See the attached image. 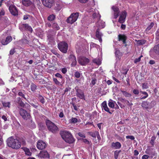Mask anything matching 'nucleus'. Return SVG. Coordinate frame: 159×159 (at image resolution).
<instances>
[{
    "label": "nucleus",
    "instance_id": "obj_8",
    "mask_svg": "<svg viewBox=\"0 0 159 159\" xmlns=\"http://www.w3.org/2000/svg\"><path fill=\"white\" fill-rule=\"evenodd\" d=\"M9 10L11 14L14 16L18 15V11L16 7L13 5L11 4L9 7Z\"/></svg>",
    "mask_w": 159,
    "mask_h": 159
},
{
    "label": "nucleus",
    "instance_id": "obj_24",
    "mask_svg": "<svg viewBox=\"0 0 159 159\" xmlns=\"http://www.w3.org/2000/svg\"><path fill=\"white\" fill-rule=\"evenodd\" d=\"M21 2L24 6L26 7H29L33 4L30 0H23Z\"/></svg>",
    "mask_w": 159,
    "mask_h": 159
},
{
    "label": "nucleus",
    "instance_id": "obj_59",
    "mask_svg": "<svg viewBox=\"0 0 159 159\" xmlns=\"http://www.w3.org/2000/svg\"><path fill=\"white\" fill-rule=\"evenodd\" d=\"M55 76L58 78H59L61 79L62 78V76L59 73H57L55 75Z\"/></svg>",
    "mask_w": 159,
    "mask_h": 159
},
{
    "label": "nucleus",
    "instance_id": "obj_45",
    "mask_svg": "<svg viewBox=\"0 0 159 159\" xmlns=\"http://www.w3.org/2000/svg\"><path fill=\"white\" fill-rule=\"evenodd\" d=\"M156 104V102L155 101H152L151 103H149V108H151L153 107Z\"/></svg>",
    "mask_w": 159,
    "mask_h": 159
},
{
    "label": "nucleus",
    "instance_id": "obj_10",
    "mask_svg": "<svg viewBox=\"0 0 159 159\" xmlns=\"http://www.w3.org/2000/svg\"><path fill=\"white\" fill-rule=\"evenodd\" d=\"M46 146V143L41 140L38 141L37 144V147L39 150H43L44 149Z\"/></svg>",
    "mask_w": 159,
    "mask_h": 159
},
{
    "label": "nucleus",
    "instance_id": "obj_31",
    "mask_svg": "<svg viewBox=\"0 0 159 159\" xmlns=\"http://www.w3.org/2000/svg\"><path fill=\"white\" fill-rule=\"evenodd\" d=\"M154 52L157 54H159V44L156 45L154 47Z\"/></svg>",
    "mask_w": 159,
    "mask_h": 159
},
{
    "label": "nucleus",
    "instance_id": "obj_63",
    "mask_svg": "<svg viewBox=\"0 0 159 159\" xmlns=\"http://www.w3.org/2000/svg\"><path fill=\"white\" fill-rule=\"evenodd\" d=\"M51 52L54 54L57 55V57H58V56H60V55L56 51L54 50H52Z\"/></svg>",
    "mask_w": 159,
    "mask_h": 159
},
{
    "label": "nucleus",
    "instance_id": "obj_5",
    "mask_svg": "<svg viewBox=\"0 0 159 159\" xmlns=\"http://www.w3.org/2000/svg\"><path fill=\"white\" fill-rule=\"evenodd\" d=\"M58 48L60 50L64 53H66L67 52L68 45L65 42H61L58 44Z\"/></svg>",
    "mask_w": 159,
    "mask_h": 159
},
{
    "label": "nucleus",
    "instance_id": "obj_11",
    "mask_svg": "<svg viewBox=\"0 0 159 159\" xmlns=\"http://www.w3.org/2000/svg\"><path fill=\"white\" fill-rule=\"evenodd\" d=\"M127 15V13L125 11H123L120 16L119 22L120 23H123L125 21Z\"/></svg>",
    "mask_w": 159,
    "mask_h": 159
},
{
    "label": "nucleus",
    "instance_id": "obj_18",
    "mask_svg": "<svg viewBox=\"0 0 159 159\" xmlns=\"http://www.w3.org/2000/svg\"><path fill=\"white\" fill-rule=\"evenodd\" d=\"M115 54L116 60L117 61H120L121 58L122 54L121 52H120V50L117 48L115 49Z\"/></svg>",
    "mask_w": 159,
    "mask_h": 159
},
{
    "label": "nucleus",
    "instance_id": "obj_51",
    "mask_svg": "<svg viewBox=\"0 0 159 159\" xmlns=\"http://www.w3.org/2000/svg\"><path fill=\"white\" fill-rule=\"evenodd\" d=\"M155 139V137L152 136L151 138V140L150 141V143L152 145H153L154 143V141Z\"/></svg>",
    "mask_w": 159,
    "mask_h": 159
},
{
    "label": "nucleus",
    "instance_id": "obj_64",
    "mask_svg": "<svg viewBox=\"0 0 159 159\" xmlns=\"http://www.w3.org/2000/svg\"><path fill=\"white\" fill-rule=\"evenodd\" d=\"M67 71V69L66 68H63L61 70V72L64 74H65Z\"/></svg>",
    "mask_w": 159,
    "mask_h": 159
},
{
    "label": "nucleus",
    "instance_id": "obj_47",
    "mask_svg": "<svg viewBox=\"0 0 159 159\" xmlns=\"http://www.w3.org/2000/svg\"><path fill=\"white\" fill-rule=\"evenodd\" d=\"M108 105L111 108H113L114 107V103L112 102L109 101Z\"/></svg>",
    "mask_w": 159,
    "mask_h": 159
},
{
    "label": "nucleus",
    "instance_id": "obj_61",
    "mask_svg": "<svg viewBox=\"0 0 159 159\" xmlns=\"http://www.w3.org/2000/svg\"><path fill=\"white\" fill-rule=\"evenodd\" d=\"M78 135L82 137L85 138V136L83 133L82 132H79L78 133Z\"/></svg>",
    "mask_w": 159,
    "mask_h": 159
},
{
    "label": "nucleus",
    "instance_id": "obj_19",
    "mask_svg": "<svg viewBox=\"0 0 159 159\" xmlns=\"http://www.w3.org/2000/svg\"><path fill=\"white\" fill-rule=\"evenodd\" d=\"M121 146L120 143L118 142L116 143L113 142L111 143V147L115 149H120Z\"/></svg>",
    "mask_w": 159,
    "mask_h": 159
},
{
    "label": "nucleus",
    "instance_id": "obj_27",
    "mask_svg": "<svg viewBox=\"0 0 159 159\" xmlns=\"http://www.w3.org/2000/svg\"><path fill=\"white\" fill-rule=\"evenodd\" d=\"M52 27L55 30H58L60 29V27L58 24L56 23L53 22L52 24Z\"/></svg>",
    "mask_w": 159,
    "mask_h": 159
},
{
    "label": "nucleus",
    "instance_id": "obj_54",
    "mask_svg": "<svg viewBox=\"0 0 159 159\" xmlns=\"http://www.w3.org/2000/svg\"><path fill=\"white\" fill-rule=\"evenodd\" d=\"M15 49V48L11 49L10 51V54L11 55H13L16 52Z\"/></svg>",
    "mask_w": 159,
    "mask_h": 159
},
{
    "label": "nucleus",
    "instance_id": "obj_33",
    "mask_svg": "<svg viewBox=\"0 0 159 159\" xmlns=\"http://www.w3.org/2000/svg\"><path fill=\"white\" fill-rule=\"evenodd\" d=\"M93 18V19L97 18V20L100 19L101 16L99 13H94L92 15Z\"/></svg>",
    "mask_w": 159,
    "mask_h": 159
},
{
    "label": "nucleus",
    "instance_id": "obj_26",
    "mask_svg": "<svg viewBox=\"0 0 159 159\" xmlns=\"http://www.w3.org/2000/svg\"><path fill=\"white\" fill-rule=\"evenodd\" d=\"M17 102L19 105L22 107H24L25 105V104L23 102L21 98L20 97L17 98Z\"/></svg>",
    "mask_w": 159,
    "mask_h": 159
},
{
    "label": "nucleus",
    "instance_id": "obj_15",
    "mask_svg": "<svg viewBox=\"0 0 159 159\" xmlns=\"http://www.w3.org/2000/svg\"><path fill=\"white\" fill-rule=\"evenodd\" d=\"M12 40V37L11 36H8L6 38V40L2 39L1 42L3 45H6L10 43Z\"/></svg>",
    "mask_w": 159,
    "mask_h": 159
},
{
    "label": "nucleus",
    "instance_id": "obj_20",
    "mask_svg": "<svg viewBox=\"0 0 159 159\" xmlns=\"http://www.w3.org/2000/svg\"><path fill=\"white\" fill-rule=\"evenodd\" d=\"M47 38L50 40H52L55 34H54V31L52 30H49L48 32Z\"/></svg>",
    "mask_w": 159,
    "mask_h": 159
},
{
    "label": "nucleus",
    "instance_id": "obj_22",
    "mask_svg": "<svg viewBox=\"0 0 159 159\" xmlns=\"http://www.w3.org/2000/svg\"><path fill=\"white\" fill-rule=\"evenodd\" d=\"M96 26L98 27V29L103 28L105 27V22L99 19L96 23Z\"/></svg>",
    "mask_w": 159,
    "mask_h": 159
},
{
    "label": "nucleus",
    "instance_id": "obj_50",
    "mask_svg": "<svg viewBox=\"0 0 159 159\" xmlns=\"http://www.w3.org/2000/svg\"><path fill=\"white\" fill-rule=\"evenodd\" d=\"M75 77L77 78L80 77V73L78 71H76L75 73L74 74Z\"/></svg>",
    "mask_w": 159,
    "mask_h": 159
},
{
    "label": "nucleus",
    "instance_id": "obj_44",
    "mask_svg": "<svg viewBox=\"0 0 159 159\" xmlns=\"http://www.w3.org/2000/svg\"><path fill=\"white\" fill-rule=\"evenodd\" d=\"M2 105L4 107L9 108L10 107V103L9 102H2Z\"/></svg>",
    "mask_w": 159,
    "mask_h": 159
},
{
    "label": "nucleus",
    "instance_id": "obj_1",
    "mask_svg": "<svg viewBox=\"0 0 159 159\" xmlns=\"http://www.w3.org/2000/svg\"><path fill=\"white\" fill-rule=\"evenodd\" d=\"M7 143L8 147L14 149H18L21 147L20 143L19 140L17 139H14L12 137L7 139Z\"/></svg>",
    "mask_w": 159,
    "mask_h": 159
},
{
    "label": "nucleus",
    "instance_id": "obj_48",
    "mask_svg": "<svg viewBox=\"0 0 159 159\" xmlns=\"http://www.w3.org/2000/svg\"><path fill=\"white\" fill-rule=\"evenodd\" d=\"M143 57L142 55H141L139 58L135 59L134 62L135 63H136L140 61L141 58Z\"/></svg>",
    "mask_w": 159,
    "mask_h": 159
},
{
    "label": "nucleus",
    "instance_id": "obj_14",
    "mask_svg": "<svg viewBox=\"0 0 159 159\" xmlns=\"http://www.w3.org/2000/svg\"><path fill=\"white\" fill-rule=\"evenodd\" d=\"M39 156L41 158H49V154L46 151H42L39 154Z\"/></svg>",
    "mask_w": 159,
    "mask_h": 159
},
{
    "label": "nucleus",
    "instance_id": "obj_49",
    "mask_svg": "<svg viewBox=\"0 0 159 159\" xmlns=\"http://www.w3.org/2000/svg\"><path fill=\"white\" fill-rule=\"evenodd\" d=\"M21 42L24 44H28L29 41L26 39H22L21 40Z\"/></svg>",
    "mask_w": 159,
    "mask_h": 159
},
{
    "label": "nucleus",
    "instance_id": "obj_57",
    "mask_svg": "<svg viewBox=\"0 0 159 159\" xmlns=\"http://www.w3.org/2000/svg\"><path fill=\"white\" fill-rule=\"evenodd\" d=\"M83 141L85 143L89 144V145L91 143V142L89 141L86 139H83Z\"/></svg>",
    "mask_w": 159,
    "mask_h": 159
},
{
    "label": "nucleus",
    "instance_id": "obj_34",
    "mask_svg": "<svg viewBox=\"0 0 159 159\" xmlns=\"http://www.w3.org/2000/svg\"><path fill=\"white\" fill-rule=\"evenodd\" d=\"M98 131H95L94 132H89L88 133L93 138H95L96 135L98 134Z\"/></svg>",
    "mask_w": 159,
    "mask_h": 159
},
{
    "label": "nucleus",
    "instance_id": "obj_3",
    "mask_svg": "<svg viewBox=\"0 0 159 159\" xmlns=\"http://www.w3.org/2000/svg\"><path fill=\"white\" fill-rule=\"evenodd\" d=\"M46 123L49 131L53 134H56L58 132V128L52 121L49 120H47L46 121Z\"/></svg>",
    "mask_w": 159,
    "mask_h": 159
},
{
    "label": "nucleus",
    "instance_id": "obj_21",
    "mask_svg": "<svg viewBox=\"0 0 159 159\" xmlns=\"http://www.w3.org/2000/svg\"><path fill=\"white\" fill-rule=\"evenodd\" d=\"M101 106L102 109H103L104 110L108 112L110 114H112V112L110 111L109 108L107 106L106 101H104L101 104Z\"/></svg>",
    "mask_w": 159,
    "mask_h": 159
},
{
    "label": "nucleus",
    "instance_id": "obj_12",
    "mask_svg": "<svg viewBox=\"0 0 159 159\" xmlns=\"http://www.w3.org/2000/svg\"><path fill=\"white\" fill-rule=\"evenodd\" d=\"M127 37L124 34H119L118 35V39L119 41H121L123 42V43L125 44L126 47L127 45L126 44V41L127 39Z\"/></svg>",
    "mask_w": 159,
    "mask_h": 159
},
{
    "label": "nucleus",
    "instance_id": "obj_16",
    "mask_svg": "<svg viewBox=\"0 0 159 159\" xmlns=\"http://www.w3.org/2000/svg\"><path fill=\"white\" fill-rule=\"evenodd\" d=\"M114 12V17L115 19H116L119 15L120 11L118 7L115 6H113L111 7Z\"/></svg>",
    "mask_w": 159,
    "mask_h": 159
},
{
    "label": "nucleus",
    "instance_id": "obj_55",
    "mask_svg": "<svg viewBox=\"0 0 159 159\" xmlns=\"http://www.w3.org/2000/svg\"><path fill=\"white\" fill-rule=\"evenodd\" d=\"M148 87L147 83H144L143 84L142 88L143 89H146Z\"/></svg>",
    "mask_w": 159,
    "mask_h": 159
},
{
    "label": "nucleus",
    "instance_id": "obj_36",
    "mask_svg": "<svg viewBox=\"0 0 159 159\" xmlns=\"http://www.w3.org/2000/svg\"><path fill=\"white\" fill-rule=\"evenodd\" d=\"M29 126V127L32 129L36 127L34 123L32 120H30Z\"/></svg>",
    "mask_w": 159,
    "mask_h": 159
},
{
    "label": "nucleus",
    "instance_id": "obj_4",
    "mask_svg": "<svg viewBox=\"0 0 159 159\" xmlns=\"http://www.w3.org/2000/svg\"><path fill=\"white\" fill-rule=\"evenodd\" d=\"M79 16V13H73L67 18L66 21L68 23L72 24L75 22Z\"/></svg>",
    "mask_w": 159,
    "mask_h": 159
},
{
    "label": "nucleus",
    "instance_id": "obj_29",
    "mask_svg": "<svg viewBox=\"0 0 159 159\" xmlns=\"http://www.w3.org/2000/svg\"><path fill=\"white\" fill-rule=\"evenodd\" d=\"M94 77L93 78L92 77V81H91V83L90 84V85L92 87L93 85H94L96 83V82L97 81V78L96 77V75H94Z\"/></svg>",
    "mask_w": 159,
    "mask_h": 159
},
{
    "label": "nucleus",
    "instance_id": "obj_2",
    "mask_svg": "<svg viewBox=\"0 0 159 159\" xmlns=\"http://www.w3.org/2000/svg\"><path fill=\"white\" fill-rule=\"evenodd\" d=\"M60 134L62 138L66 142L69 143H72L74 142V139L69 132L66 131H61Z\"/></svg>",
    "mask_w": 159,
    "mask_h": 159
},
{
    "label": "nucleus",
    "instance_id": "obj_56",
    "mask_svg": "<svg viewBox=\"0 0 159 159\" xmlns=\"http://www.w3.org/2000/svg\"><path fill=\"white\" fill-rule=\"evenodd\" d=\"M31 105L33 107L35 108H37L38 106V103H36L35 104H34L33 103H30Z\"/></svg>",
    "mask_w": 159,
    "mask_h": 159
},
{
    "label": "nucleus",
    "instance_id": "obj_46",
    "mask_svg": "<svg viewBox=\"0 0 159 159\" xmlns=\"http://www.w3.org/2000/svg\"><path fill=\"white\" fill-rule=\"evenodd\" d=\"M154 25V24L153 23H151L150 25L146 28V30L147 31H148Z\"/></svg>",
    "mask_w": 159,
    "mask_h": 159
},
{
    "label": "nucleus",
    "instance_id": "obj_38",
    "mask_svg": "<svg viewBox=\"0 0 159 159\" xmlns=\"http://www.w3.org/2000/svg\"><path fill=\"white\" fill-rule=\"evenodd\" d=\"M121 92L126 97H130L131 96V95L130 94L126 91L121 90Z\"/></svg>",
    "mask_w": 159,
    "mask_h": 159
},
{
    "label": "nucleus",
    "instance_id": "obj_53",
    "mask_svg": "<svg viewBox=\"0 0 159 159\" xmlns=\"http://www.w3.org/2000/svg\"><path fill=\"white\" fill-rule=\"evenodd\" d=\"M126 138L127 139H130L132 140H134V137L132 135H128L126 136Z\"/></svg>",
    "mask_w": 159,
    "mask_h": 159
},
{
    "label": "nucleus",
    "instance_id": "obj_6",
    "mask_svg": "<svg viewBox=\"0 0 159 159\" xmlns=\"http://www.w3.org/2000/svg\"><path fill=\"white\" fill-rule=\"evenodd\" d=\"M76 91V96L81 99L85 100L84 92L81 89H79L77 86L75 88Z\"/></svg>",
    "mask_w": 159,
    "mask_h": 159
},
{
    "label": "nucleus",
    "instance_id": "obj_7",
    "mask_svg": "<svg viewBox=\"0 0 159 159\" xmlns=\"http://www.w3.org/2000/svg\"><path fill=\"white\" fill-rule=\"evenodd\" d=\"M20 114L23 118L25 120H27L30 117V114L25 110L20 108Z\"/></svg>",
    "mask_w": 159,
    "mask_h": 159
},
{
    "label": "nucleus",
    "instance_id": "obj_40",
    "mask_svg": "<svg viewBox=\"0 0 159 159\" xmlns=\"http://www.w3.org/2000/svg\"><path fill=\"white\" fill-rule=\"evenodd\" d=\"M38 98L40 101L43 104L45 102L44 99L42 95L39 94L38 96Z\"/></svg>",
    "mask_w": 159,
    "mask_h": 159
},
{
    "label": "nucleus",
    "instance_id": "obj_35",
    "mask_svg": "<svg viewBox=\"0 0 159 159\" xmlns=\"http://www.w3.org/2000/svg\"><path fill=\"white\" fill-rule=\"evenodd\" d=\"M78 120L76 118L72 117L71 119L69 120V122L71 123H76L77 122Z\"/></svg>",
    "mask_w": 159,
    "mask_h": 159
},
{
    "label": "nucleus",
    "instance_id": "obj_32",
    "mask_svg": "<svg viewBox=\"0 0 159 159\" xmlns=\"http://www.w3.org/2000/svg\"><path fill=\"white\" fill-rule=\"evenodd\" d=\"M24 150L26 155L28 156H30L31 155V153L29 149L26 148H25L24 149Z\"/></svg>",
    "mask_w": 159,
    "mask_h": 159
},
{
    "label": "nucleus",
    "instance_id": "obj_28",
    "mask_svg": "<svg viewBox=\"0 0 159 159\" xmlns=\"http://www.w3.org/2000/svg\"><path fill=\"white\" fill-rule=\"evenodd\" d=\"M23 27L25 28L26 29L30 31V32H32L33 30L32 29L30 26H29L28 24H23Z\"/></svg>",
    "mask_w": 159,
    "mask_h": 159
},
{
    "label": "nucleus",
    "instance_id": "obj_23",
    "mask_svg": "<svg viewBox=\"0 0 159 159\" xmlns=\"http://www.w3.org/2000/svg\"><path fill=\"white\" fill-rule=\"evenodd\" d=\"M102 35V34L99 31V29H98L96 32V36L100 43H102V42L101 37Z\"/></svg>",
    "mask_w": 159,
    "mask_h": 159
},
{
    "label": "nucleus",
    "instance_id": "obj_42",
    "mask_svg": "<svg viewBox=\"0 0 159 159\" xmlns=\"http://www.w3.org/2000/svg\"><path fill=\"white\" fill-rule=\"evenodd\" d=\"M121 152V151L116 150L115 151L114 153V158L115 159H117L119 154Z\"/></svg>",
    "mask_w": 159,
    "mask_h": 159
},
{
    "label": "nucleus",
    "instance_id": "obj_30",
    "mask_svg": "<svg viewBox=\"0 0 159 159\" xmlns=\"http://www.w3.org/2000/svg\"><path fill=\"white\" fill-rule=\"evenodd\" d=\"M56 18V16L52 14L50 15L48 17V20L49 21H52L54 20Z\"/></svg>",
    "mask_w": 159,
    "mask_h": 159
},
{
    "label": "nucleus",
    "instance_id": "obj_41",
    "mask_svg": "<svg viewBox=\"0 0 159 159\" xmlns=\"http://www.w3.org/2000/svg\"><path fill=\"white\" fill-rule=\"evenodd\" d=\"M25 91H23V92L20 91L19 92L18 94V95L20 97H21L25 99H26V98H25Z\"/></svg>",
    "mask_w": 159,
    "mask_h": 159
},
{
    "label": "nucleus",
    "instance_id": "obj_52",
    "mask_svg": "<svg viewBox=\"0 0 159 159\" xmlns=\"http://www.w3.org/2000/svg\"><path fill=\"white\" fill-rule=\"evenodd\" d=\"M53 81L57 85H60V83L57 80L56 78H53Z\"/></svg>",
    "mask_w": 159,
    "mask_h": 159
},
{
    "label": "nucleus",
    "instance_id": "obj_37",
    "mask_svg": "<svg viewBox=\"0 0 159 159\" xmlns=\"http://www.w3.org/2000/svg\"><path fill=\"white\" fill-rule=\"evenodd\" d=\"M137 44L139 45H141L144 44L146 42V41L144 39H141L137 41Z\"/></svg>",
    "mask_w": 159,
    "mask_h": 159
},
{
    "label": "nucleus",
    "instance_id": "obj_25",
    "mask_svg": "<svg viewBox=\"0 0 159 159\" xmlns=\"http://www.w3.org/2000/svg\"><path fill=\"white\" fill-rule=\"evenodd\" d=\"M141 106L146 109L149 108V102L147 101H144L142 103Z\"/></svg>",
    "mask_w": 159,
    "mask_h": 159
},
{
    "label": "nucleus",
    "instance_id": "obj_58",
    "mask_svg": "<svg viewBox=\"0 0 159 159\" xmlns=\"http://www.w3.org/2000/svg\"><path fill=\"white\" fill-rule=\"evenodd\" d=\"M133 93L136 95H137L139 94V92L138 90L134 89L133 90Z\"/></svg>",
    "mask_w": 159,
    "mask_h": 159
},
{
    "label": "nucleus",
    "instance_id": "obj_43",
    "mask_svg": "<svg viewBox=\"0 0 159 159\" xmlns=\"http://www.w3.org/2000/svg\"><path fill=\"white\" fill-rule=\"evenodd\" d=\"M37 86L34 84H31L30 88L31 90L32 91H34L37 89Z\"/></svg>",
    "mask_w": 159,
    "mask_h": 159
},
{
    "label": "nucleus",
    "instance_id": "obj_13",
    "mask_svg": "<svg viewBox=\"0 0 159 159\" xmlns=\"http://www.w3.org/2000/svg\"><path fill=\"white\" fill-rule=\"evenodd\" d=\"M43 4L45 6L50 8L53 2V0H41Z\"/></svg>",
    "mask_w": 159,
    "mask_h": 159
},
{
    "label": "nucleus",
    "instance_id": "obj_39",
    "mask_svg": "<svg viewBox=\"0 0 159 159\" xmlns=\"http://www.w3.org/2000/svg\"><path fill=\"white\" fill-rule=\"evenodd\" d=\"M93 61L94 63L98 65H100L101 64V61L99 58L94 59L93 60Z\"/></svg>",
    "mask_w": 159,
    "mask_h": 159
},
{
    "label": "nucleus",
    "instance_id": "obj_9",
    "mask_svg": "<svg viewBox=\"0 0 159 159\" xmlns=\"http://www.w3.org/2000/svg\"><path fill=\"white\" fill-rule=\"evenodd\" d=\"M78 61L81 65H85L89 61V59L84 57H81L78 60Z\"/></svg>",
    "mask_w": 159,
    "mask_h": 159
},
{
    "label": "nucleus",
    "instance_id": "obj_62",
    "mask_svg": "<svg viewBox=\"0 0 159 159\" xmlns=\"http://www.w3.org/2000/svg\"><path fill=\"white\" fill-rule=\"evenodd\" d=\"M149 156L147 155H144L142 157V159H148Z\"/></svg>",
    "mask_w": 159,
    "mask_h": 159
},
{
    "label": "nucleus",
    "instance_id": "obj_17",
    "mask_svg": "<svg viewBox=\"0 0 159 159\" xmlns=\"http://www.w3.org/2000/svg\"><path fill=\"white\" fill-rule=\"evenodd\" d=\"M69 59L72 62L71 65L72 66H75L77 64L76 57L73 54H71L69 57Z\"/></svg>",
    "mask_w": 159,
    "mask_h": 159
},
{
    "label": "nucleus",
    "instance_id": "obj_60",
    "mask_svg": "<svg viewBox=\"0 0 159 159\" xmlns=\"http://www.w3.org/2000/svg\"><path fill=\"white\" fill-rule=\"evenodd\" d=\"M140 92L142 94L144 95V96L148 97V93L146 92L142 91H140Z\"/></svg>",
    "mask_w": 159,
    "mask_h": 159
}]
</instances>
